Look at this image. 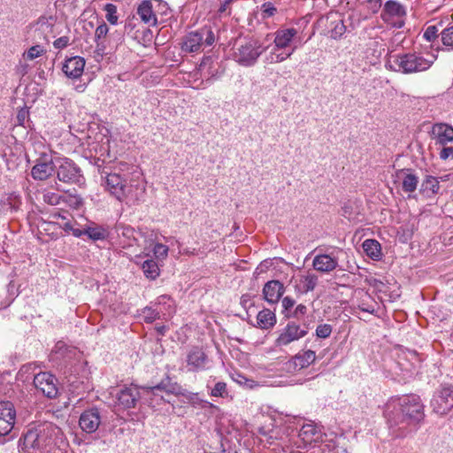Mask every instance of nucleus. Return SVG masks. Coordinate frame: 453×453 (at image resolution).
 Here are the masks:
<instances>
[{"label":"nucleus","instance_id":"obj_1","mask_svg":"<svg viewBox=\"0 0 453 453\" xmlns=\"http://www.w3.org/2000/svg\"><path fill=\"white\" fill-rule=\"evenodd\" d=\"M385 417L395 435L403 437L423 421L424 404L417 395H403L387 404Z\"/></svg>","mask_w":453,"mask_h":453},{"label":"nucleus","instance_id":"obj_2","mask_svg":"<svg viewBox=\"0 0 453 453\" xmlns=\"http://www.w3.org/2000/svg\"><path fill=\"white\" fill-rule=\"evenodd\" d=\"M58 432V427L51 423H44L29 428L19 440V450L26 452L31 449L41 453L50 452L55 444V436Z\"/></svg>","mask_w":453,"mask_h":453},{"label":"nucleus","instance_id":"obj_3","mask_svg":"<svg viewBox=\"0 0 453 453\" xmlns=\"http://www.w3.org/2000/svg\"><path fill=\"white\" fill-rule=\"evenodd\" d=\"M267 50L260 41L252 37L240 38L235 41L232 50V58L243 67L254 66L260 56Z\"/></svg>","mask_w":453,"mask_h":453},{"label":"nucleus","instance_id":"obj_4","mask_svg":"<svg viewBox=\"0 0 453 453\" xmlns=\"http://www.w3.org/2000/svg\"><path fill=\"white\" fill-rule=\"evenodd\" d=\"M393 62L397 68L393 67L391 60L387 63V66H389L395 71L402 72L403 73H419L428 70L433 63L434 59H426L422 55L417 53H405L392 56Z\"/></svg>","mask_w":453,"mask_h":453},{"label":"nucleus","instance_id":"obj_5","mask_svg":"<svg viewBox=\"0 0 453 453\" xmlns=\"http://www.w3.org/2000/svg\"><path fill=\"white\" fill-rule=\"evenodd\" d=\"M105 188L119 201H137L138 194H132L133 186L127 184V180L118 173H109L105 178Z\"/></svg>","mask_w":453,"mask_h":453},{"label":"nucleus","instance_id":"obj_6","mask_svg":"<svg viewBox=\"0 0 453 453\" xmlns=\"http://www.w3.org/2000/svg\"><path fill=\"white\" fill-rule=\"evenodd\" d=\"M142 389L149 396V404L152 405L153 402L159 404L164 402L163 396H158L157 394V390L164 391L168 395H180L182 394L183 388L175 380H173L168 374L161 380L159 383L155 386L142 387Z\"/></svg>","mask_w":453,"mask_h":453},{"label":"nucleus","instance_id":"obj_7","mask_svg":"<svg viewBox=\"0 0 453 453\" xmlns=\"http://www.w3.org/2000/svg\"><path fill=\"white\" fill-rule=\"evenodd\" d=\"M57 177L58 180L81 185L85 179L81 169L70 158L63 157L57 160Z\"/></svg>","mask_w":453,"mask_h":453},{"label":"nucleus","instance_id":"obj_8","mask_svg":"<svg viewBox=\"0 0 453 453\" xmlns=\"http://www.w3.org/2000/svg\"><path fill=\"white\" fill-rule=\"evenodd\" d=\"M405 16V7L394 0L387 1L380 13L382 20L395 28H402L404 26Z\"/></svg>","mask_w":453,"mask_h":453},{"label":"nucleus","instance_id":"obj_9","mask_svg":"<svg viewBox=\"0 0 453 453\" xmlns=\"http://www.w3.org/2000/svg\"><path fill=\"white\" fill-rule=\"evenodd\" d=\"M433 411L439 415H446L453 409V386L441 385L431 400Z\"/></svg>","mask_w":453,"mask_h":453},{"label":"nucleus","instance_id":"obj_10","mask_svg":"<svg viewBox=\"0 0 453 453\" xmlns=\"http://www.w3.org/2000/svg\"><path fill=\"white\" fill-rule=\"evenodd\" d=\"M34 385L46 397L52 399L58 395V380L55 375L48 372H41L35 375Z\"/></svg>","mask_w":453,"mask_h":453},{"label":"nucleus","instance_id":"obj_11","mask_svg":"<svg viewBox=\"0 0 453 453\" xmlns=\"http://www.w3.org/2000/svg\"><path fill=\"white\" fill-rule=\"evenodd\" d=\"M141 388L134 384L124 385L116 394L117 404L124 410L135 408L142 397Z\"/></svg>","mask_w":453,"mask_h":453},{"label":"nucleus","instance_id":"obj_12","mask_svg":"<svg viewBox=\"0 0 453 453\" xmlns=\"http://www.w3.org/2000/svg\"><path fill=\"white\" fill-rule=\"evenodd\" d=\"M308 334L307 327L301 328V326L294 321H290L281 330L279 336L275 340L276 347H283L290 344L295 341L304 337Z\"/></svg>","mask_w":453,"mask_h":453},{"label":"nucleus","instance_id":"obj_13","mask_svg":"<svg viewBox=\"0 0 453 453\" xmlns=\"http://www.w3.org/2000/svg\"><path fill=\"white\" fill-rule=\"evenodd\" d=\"M102 422L101 411L96 407L85 410L80 416L79 426L86 434H93L97 431Z\"/></svg>","mask_w":453,"mask_h":453},{"label":"nucleus","instance_id":"obj_14","mask_svg":"<svg viewBox=\"0 0 453 453\" xmlns=\"http://www.w3.org/2000/svg\"><path fill=\"white\" fill-rule=\"evenodd\" d=\"M186 362L189 372H198L206 369L208 356L202 348L194 346L188 352Z\"/></svg>","mask_w":453,"mask_h":453},{"label":"nucleus","instance_id":"obj_15","mask_svg":"<svg viewBox=\"0 0 453 453\" xmlns=\"http://www.w3.org/2000/svg\"><path fill=\"white\" fill-rule=\"evenodd\" d=\"M312 266L319 273H329L339 266L338 257L333 253H319L314 257Z\"/></svg>","mask_w":453,"mask_h":453},{"label":"nucleus","instance_id":"obj_16","mask_svg":"<svg viewBox=\"0 0 453 453\" xmlns=\"http://www.w3.org/2000/svg\"><path fill=\"white\" fill-rule=\"evenodd\" d=\"M396 176L401 180V187L405 193H413L417 190L419 177L411 168H403L396 172Z\"/></svg>","mask_w":453,"mask_h":453},{"label":"nucleus","instance_id":"obj_17","mask_svg":"<svg viewBox=\"0 0 453 453\" xmlns=\"http://www.w3.org/2000/svg\"><path fill=\"white\" fill-rule=\"evenodd\" d=\"M316 359V353L313 350L308 349L303 353H298L293 357L287 364V369L289 372H296L307 368Z\"/></svg>","mask_w":453,"mask_h":453},{"label":"nucleus","instance_id":"obj_18","mask_svg":"<svg viewBox=\"0 0 453 453\" xmlns=\"http://www.w3.org/2000/svg\"><path fill=\"white\" fill-rule=\"evenodd\" d=\"M55 165L51 159H48L46 155L40 157L37 163L31 170V175L35 180H47L54 172Z\"/></svg>","mask_w":453,"mask_h":453},{"label":"nucleus","instance_id":"obj_19","mask_svg":"<svg viewBox=\"0 0 453 453\" xmlns=\"http://www.w3.org/2000/svg\"><path fill=\"white\" fill-rule=\"evenodd\" d=\"M285 292V288L280 280L267 281L263 288L264 298L270 303H276Z\"/></svg>","mask_w":453,"mask_h":453},{"label":"nucleus","instance_id":"obj_20","mask_svg":"<svg viewBox=\"0 0 453 453\" xmlns=\"http://www.w3.org/2000/svg\"><path fill=\"white\" fill-rule=\"evenodd\" d=\"M432 135L436 144L444 146L453 141V127L445 123H436L433 126Z\"/></svg>","mask_w":453,"mask_h":453},{"label":"nucleus","instance_id":"obj_21","mask_svg":"<svg viewBox=\"0 0 453 453\" xmlns=\"http://www.w3.org/2000/svg\"><path fill=\"white\" fill-rule=\"evenodd\" d=\"M84 65V58L75 56L65 60L62 70L68 78L77 79L81 76Z\"/></svg>","mask_w":453,"mask_h":453},{"label":"nucleus","instance_id":"obj_22","mask_svg":"<svg viewBox=\"0 0 453 453\" xmlns=\"http://www.w3.org/2000/svg\"><path fill=\"white\" fill-rule=\"evenodd\" d=\"M203 42L197 31L186 35L180 42V50L185 53H197L202 50Z\"/></svg>","mask_w":453,"mask_h":453},{"label":"nucleus","instance_id":"obj_23","mask_svg":"<svg viewBox=\"0 0 453 453\" xmlns=\"http://www.w3.org/2000/svg\"><path fill=\"white\" fill-rule=\"evenodd\" d=\"M137 14L142 22L149 26H157V19L151 0H143L137 8Z\"/></svg>","mask_w":453,"mask_h":453},{"label":"nucleus","instance_id":"obj_24","mask_svg":"<svg viewBox=\"0 0 453 453\" xmlns=\"http://www.w3.org/2000/svg\"><path fill=\"white\" fill-rule=\"evenodd\" d=\"M440 191L439 178L426 174L419 188V193L426 198L434 197Z\"/></svg>","mask_w":453,"mask_h":453},{"label":"nucleus","instance_id":"obj_25","mask_svg":"<svg viewBox=\"0 0 453 453\" xmlns=\"http://www.w3.org/2000/svg\"><path fill=\"white\" fill-rule=\"evenodd\" d=\"M297 35V30L294 27L278 29L274 33V46L275 49H286L288 48L295 36Z\"/></svg>","mask_w":453,"mask_h":453},{"label":"nucleus","instance_id":"obj_26","mask_svg":"<svg viewBox=\"0 0 453 453\" xmlns=\"http://www.w3.org/2000/svg\"><path fill=\"white\" fill-rule=\"evenodd\" d=\"M257 322L261 329H269L276 324V316L271 310L263 309L257 316Z\"/></svg>","mask_w":453,"mask_h":453},{"label":"nucleus","instance_id":"obj_27","mask_svg":"<svg viewBox=\"0 0 453 453\" xmlns=\"http://www.w3.org/2000/svg\"><path fill=\"white\" fill-rule=\"evenodd\" d=\"M362 246L365 254L372 259L378 261L381 258V245L377 240L366 239Z\"/></svg>","mask_w":453,"mask_h":453},{"label":"nucleus","instance_id":"obj_28","mask_svg":"<svg viewBox=\"0 0 453 453\" xmlns=\"http://www.w3.org/2000/svg\"><path fill=\"white\" fill-rule=\"evenodd\" d=\"M86 235H88V237L94 242L104 241L108 238L109 232L103 226H99V225H94L92 226H86Z\"/></svg>","mask_w":453,"mask_h":453},{"label":"nucleus","instance_id":"obj_29","mask_svg":"<svg viewBox=\"0 0 453 453\" xmlns=\"http://www.w3.org/2000/svg\"><path fill=\"white\" fill-rule=\"evenodd\" d=\"M142 270L145 277L149 280H156L160 273L157 263L152 258H148L142 262Z\"/></svg>","mask_w":453,"mask_h":453},{"label":"nucleus","instance_id":"obj_30","mask_svg":"<svg viewBox=\"0 0 453 453\" xmlns=\"http://www.w3.org/2000/svg\"><path fill=\"white\" fill-rule=\"evenodd\" d=\"M180 395L184 396L188 402L193 405L194 407H201V408H215V405L206 400L200 399L198 397L197 393H192L183 388L182 394Z\"/></svg>","mask_w":453,"mask_h":453},{"label":"nucleus","instance_id":"obj_31","mask_svg":"<svg viewBox=\"0 0 453 453\" xmlns=\"http://www.w3.org/2000/svg\"><path fill=\"white\" fill-rule=\"evenodd\" d=\"M109 32L108 26L103 22L101 25H99L96 31H95V42L96 43V49L99 50H105V44L104 42V39L106 37L107 34Z\"/></svg>","mask_w":453,"mask_h":453},{"label":"nucleus","instance_id":"obj_32","mask_svg":"<svg viewBox=\"0 0 453 453\" xmlns=\"http://www.w3.org/2000/svg\"><path fill=\"white\" fill-rule=\"evenodd\" d=\"M296 47L292 48V50L287 53L280 52L277 53L276 51L279 49H275V47L273 49V50L270 52V54L266 57L265 61L269 64L273 63H281L290 58V56L294 53Z\"/></svg>","mask_w":453,"mask_h":453},{"label":"nucleus","instance_id":"obj_33","mask_svg":"<svg viewBox=\"0 0 453 453\" xmlns=\"http://www.w3.org/2000/svg\"><path fill=\"white\" fill-rule=\"evenodd\" d=\"M330 27V37L334 40L340 39L346 32V26L342 19L332 20Z\"/></svg>","mask_w":453,"mask_h":453},{"label":"nucleus","instance_id":"obj_34","mask_svg":"<svg viewBox=\"0 0 453 453\" xmlns=\"http://www.w3.org/2000/svg\"><path fill=\"white\" fill-rule=\"evenodd\" d=\"M0 418L3 419L15 420L16 411L12 403L0 402Z\"/></svg>","mask_w":453,"mask_h":453},{"label":"nucleus","instance_id":"obj_35","mask_svg":"<svg viewBox=\"0 0 453 453\" xmlns=\"http://www.w3.org/2000/svg\"><path fill=\"white\" fill-rule=\"evenodd\" d=\"M21 196L15 192L9 194L7 197L3 201L4 206H7V209L11 210L12 211H18L21 205Z\"/></svg>","mask_w":453,"mask_h":453},{"label":"nucleus","instance_id":"obj_36","mask_svg":"<svg viewBox=\"0 0 453 453\" xmlns=\"http://www.w3.org/2000/svg\"><path fill=\"white\" fill-rule=\"evenodd\" d=\"M203 45L211 46L215 42V35L211 27H203L198 29Z\"/></svg>","mask_w":453,"mask_h":453},{"label":"nucleus","instance_id":"obj_37","mask_svg":"<svg viewBox=\"0 0 453 453\" xmlns=\"http://www.w3.org/2000/svg\"><path fill=\"white\" fill-rule=\"evenodd\" d=\"M369 286L372 287L378 293L387 294L389 291V283L384 282L380 279L373 277L365 279Z\"/></svg>","mask_w":453,"mask_h":453},{"label":"nucleus","instance_id":"obj_38","mask_svg":"<svg viewBox=\"0 0 453 453\" xmlns=\"http://www.w3.org/2000/svg\"><path fill=\"white\" fill-rule=\"evenodd\" d=\"M301 282L303 283L302 292L308 293L316 288L318 284V276L315 274L303 276Z\"/></svg>","mask_w":453,"mask_h":453},{"label":"nucleus","instance_id":"obj_39","mask_svg":"<svg viewBox=\"0 0 453 453\" xmlns=\"http://www.w3.org/2000/svg\"><path fill=\"white\" fill-rule=\"evenodd\" d=\"M442 44L449 50H453V25L444 28L440 33Z\"/></svg>","mask_w":453,"mask_h":453},{"label":"nucleus","instance_id":"obj_40","mask_svg":"<svg viewBox=\"0 0 453 453\" xmlns=\"http://www.w3.org/2000/svg\"><path fill=\"white\" fill-rule=\"evenodd\" d=\"M210 395L222 398L226 397L228 395L226 383L223 381H218L211 389Z\"/></svg>","mask_w":453,"mask_h":453},{"label":"nucleus","instance_id":"obj_41","mask_svg":"<svg viewBox=\"0 0 453 453\" xmlns=\"http://www.w3.org/2000/svg\"><path fill=\"white\" fill-rule=\"evenodd\" d=\"M104 11L106 12L105 18L107 21L111 25L118 23L117 7L113 4H106L104 5Z\"/></svg>","mask_w":453,"mask_h":453},{"label":"nucleus","instance_id":"obj_42","mask_svg":"<svg viewBox=\"0 0 453 453\" xmlns=\"http://www.w3.org/2000/svg\"><path fill=\"white\" fill-rule=\"evenodd\" d=\"M318 433V428L313 424H305L300 429V436L303 440H312V437Z\"/></svg>","mask_w":453,"mask_h":453},{"label":"nucleus","instance_id":"obj_43","mask_svg":"<svg viewBox=\"0 0 453 453\" xmlns=\"http://www.w3.org/2000/svg\"><path fill=\"white\" fill-rule=\"evenodd\" d=\"M142 316L146 323H152L160 318V314L157 310L148 306L142 309Z\"/></svg>","mask_w":453,"mask_h":453},{"label":"nucleus","instance_id":"obj_44","mask_svg":"<svg viewBox=\"0 0 453 453\" xmlns=\"http://www.w3.org/2000/svg\"><path fill=\"white\" fill-rule=\"evenodd\" d=\"M53 21H54V19L52 17H49V18L44 17V16L40 17L36 22L37 29L41 30L42 32L51 31L53 25H54Z\"/></svg>","mask_w":453,"mask_h":453},{"label":"nucleus","instance_id":"obj_45","mask_svg":"<svg viewBox=\"0 0 453 453\" xmlns=\"http://www.w3.org/2000/svg\"><path fill=\"white\" fill-rule=\"evenodd\" d=\"M46 50L41 45H35L30 47L24 56L27 60H34L38 57H41Z\"/></svg>","mask_w":453,"mask_h":453},{"label":"nucleus","instance_id":"obj_46","mask_svg":"<svg viewBox=\"0 0 453 453\" xmlns=\"http://www.w3.org/2000/svg\"><path fill=\"white\" fill-rule=\"evenodd\" d=\"M439 37L438 28L434 25L428 26L423 33V38L428 42H433Z\"/></svg>","mask_w":453,"mask_h":453},{"label":"nucleus","instance_id":"obj_47","mask_svg":"<svg viewBox=\"0 0 453 453\" xmlns=\"http://www.w3.org/2000/svg\"><path fill=\"white\" fill-rule=\"evenodd\" d=\"M277 12V9L271 2H265L261 5V16L263 19L273 17Z\"/></svg>","mask_w":453,"mask_h":453},{"label":"nucleus","instance_id":"obj_48","mask_svg":"<svg viewBox=\"0 0 453 453\" xmlns=\"http://www.w3.org/2000/svg\"><path fill=\"white\" fill-rule=\"evenodd\" d=\"M332 326L329 324H320L316 328V336L318 338L326 339L332 334Z\"/></svg>","mask_w":453,"mask_h":453},{"label":"nucleus","instance_id":"obj_49","mask_svg":"<svg viewBox=\"0 0 453 453\" xmlns=\"http://www.w3.org/2000/svg\"><path fill=\"white\" fill-rule=\"evenodd\" d=\"M168 247L162 243H156L153 248V254L157 259H165L168 255Z\"/></svg>","mask_w":453,"mask_h":453},{"label":"nucleus","instance_id":"obj_50","mask_svg":"<svg viewBox=\"0 0 453 453\" xmlns=\"http://www.w3.org/2000/svg\"><path fill=\"white\" fill-rule=\"evenodd\" d=\"M15 420L3 419L0 418V436H5L12 430Z\"/></svg>","mask_w":453,"mask_h":453},{"label":"nucleus","instance_id":"obj_51","mask_svg":"<svg viewBox=\"0 0 453 453\" xmlns=\"http://www.w3.org/2000/svg\"><path fill=\"white\" fill-rule=\"evenodd\" d=\"M376 306H377V303L374 301H372L371 303H369L368 302L365 301V299H362L360 301L357 308L364 312H367L370 314H375Z\"/></svg>","mask_w":453,"mask_h":453},{"label":"nucleus","instance_id":"obj_52","mask_svg":"<svg viewBox=\"0 0 453 453\" xmlns=\"http://www.w3.org/2000/svg\"><path fill=\"white\" fill-rule=\"evenodd\" d=\"M439 155L441 160L453 158V147L446 145L442 146Z\"/></svg>","mask_w":453,"mask_h":453},{"label":"nucleus","instance_id":"obj_53","mask_svg":"<svg viewBox=\"0 0 453 453\" xmlns=\"http://www.w3.org/2000/svg\"><path fill=\"white\" fill-rule=\"evenodd\" d=\"M118 231H120L123 236L127 238H133L134 234V229L130 226L119 225L118 226Z\"/></svg>","mask_w":453,"mask_h":453},{"label":"nucleus","instance_id":"obj_54","mask_svg":"<svg viewBox=\"0 0 453 453\" xmlns=\"http://www.w3.org/2000/svg\"><path fill=\"white\" fill-rule=\"evenodd\" d=\"M367 8L372 13H376L381 8L382 1L381 0H367L366 2Z\"/></svg>","mask_w":453,"mask_h":453},{"label":"nucleus","instance_id":"obj_55","mask_svg":"<svg viewBox=\"0 0 453 453\" xmlns=\"http://www.w3.org/2000/svg\"><path fill=\"white\" fill-rule=\"evenodd\" d=\"M240 303L246 310L254 305L252 296L250 294L242 295L241 296Z\"/></svg>","mask_w":453,"mask_h":453},{"label":"nucleus","instance_id":"obj_56","mask_svg":"<svg viewBox=\"0 0 453 453\" xmlns=\"http://www.w3.org/2000/svg\"><path fill=\"white\" fill-rule=\"evenodd\" d=\"M69 44L68 36H61L54 41L53 45L56 49L62 50L67 47Z\"/></svg>","mask_w":453,"mask_h":453},{"label":"nucleus","instance_id":"obj_57","mask_svg":"<svg viewBox=\"0 0 453 453\" xmlns=\"http://www.w3.org/2000/svg\"><path fill=\"white\" fill-rule=\"evenodd\" d=\"M60 196L55 193H49L44 196V201L51 205H57L59 203Z\"/></svg>","mask_w":453,"mask_h":453},{"label":"nucleus","instance_id":"obj_58","mask_svg":"<svg viewBox=\"0 0 453 453\" xmlns=\"http://www.w3.org/2000/svg\"><path fill=\"white\" fill-rule=\"evenodd\" d=\"M306 312H307V307H306V305H304V304H302V303H301V304H298V305L296 307V309H295V311H294V312H293L292 316H293L294 318L300 319L301 317H303V315H305V314H306Z\"/></svg>","mask_w":453,"mask_h":453},{"label":"nucleus","instance_id":"obj_59","mask_svg":"<svg viewBox=\"0 0 453 453\" xmlns=\"http://www.w3.org/2000/svg\"><path fill=\"white\" fill-rule=\"evenodd\" d=\"M295 303H296V301L289 296H285L282 299V307H283L284 311L290 310L295 305Z\"/></svg>","mask_w":453,"mask_h":453},{"label":"nucleus","instance_id":"obj_60","mask_svg":"<svg viewBox=\"0 0 453 453\" xmlns=\"http://www.w3.org/2000/svg\"><path fill=\"white\" fill-rule=\"evenodd\" d=\"M27 111L26 110H20L19 112H18V115H17V119H18V122L19 125H24V121L26 119V118L27 117Z\"/></svg>","mask_w":453,"mask_h":453},{"label":"nucleus","instance_id":"obj_61","mask_svg":"<svg viewBox=\"0 0 453 453\" xmlns=\"http://www.w3.org/2000/svg\"><path fill=\"white\" fill-rule=\"evenodd\" d=\"M71 233L73 234V236L75 237H81L82 236L83 234H86V227H84L83 229H80V228H73Z\"/></svg>","mask_w":453,"mask_h":453},{"label":"nucleus","instance_id":"obj_62","mask_svg":"<svg viewBox=\"0 0 453 453\" xmlns=\"http://www.w3.org/2000/svg\"><path fill=\"white\" fill-rule=\"evenodd\" d=\"M65 349H66V345L64 342H57V344L55 345V352L56 353H60L62 352Z\"/></svg>","mask_w":453,"mask_h":453},{"label":"nucleus","instance_id":"obj_63","mask_svg":"<svg viewBox=\"0 0 453 453\" xmlns=\"http://www.w3.org/2000/svg\"><path fill=\"white\" fill-rule=\"evenodd\" d=\"M156 330L158 334L165 335L166 331L168 330V327L165 326H157Z\"/></svg>","mask_w":453,"mask_h":453},{"label":"nucleus","instance_id":"obj_64","mask_svg":"<svg viewBox=\"0 0 453 453\" xmlns=\"http://www.w3.org/2000/svg\"><path fill=\"white\" fill-rule=\"evenodd\" d=\"M234 0H225L224 3L221 4V6L219 9V12H224L226 11L227 6L233 2Z\"/></svg>","mask_w":453,"mask_h":453}]
</instances>
